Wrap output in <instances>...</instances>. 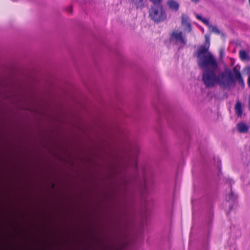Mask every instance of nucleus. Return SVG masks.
Here are the masks:
<instances>
[{
  "mask_svg": "<svg viewBox=\"0 0 250 250\" xmlns=\"http://www.w3.org/2000/svg\"><path fill=\"white\" fill-rule=\"evenodd\" d=\"M205 42L201 45L197 53V63L204 72L202 74V81L207 88H212L218 84V74L215 71L218 64L215 57L208 51L210 46V37L206 35Z\"/></svg>",
  "mask_w": 250,
  "mask_h": 250,
  "instance_id": "obj_1",
  "label": "nucleus"
},
{
  "mask_svg": "<svg viewBox=\"0 0 250 250\" xmlns=\"http://www.w3.org/2000/svg\"><path fill=\"white\" fill-rule=\"evenodd\" d=\"M237 81L240 84L244 85V80L240 72V68L235 66L233 68V73L229 69L218 74V84L224 88H229Z\"/></svg>",
  "mask_w": 250,
  "mask_h": 250,
  "instance_id": "obj_2",
  "label": "nucleus"
},
{
  "mask_svg": "<svg viewBox=\"0 0 250 250\" xmlns=\"http://www.w3.org/2000/svg\"><path fill=\"white\" fill-rule=\"evenodd\" d=\"M149 16L155 22L164 21L167 17L165 11L162 5H152L149 11Z\"/></svg>",
  "mask_w": 250,
  "mask_h": 250,
  "instance_id": "obj_3",
  "label": "nucleus"
},
{
  "mask_svg": "<svg viewBox=\"0 0 250 250\" xmlns=\"http://www.w3.org/2000/svg\"><path fill=\"white\" fill-rule=\"evenodd\" d=\"M169 41L175 44L185 45L187 43L186 36L183 35L182 31L179 30H174L172 32Z\"/></svg>",
  "mask_w": 250,
  "mask_h": 250,
  "instance_id": "obj_4",
  "label": "nucleus"
},
{
  "mask_svg": "<svg viewBox=\"0 0 250 250\" xmlns=\"http://www.w3.org/2000/svg\"><path fill=\"white\" fill-rule=\"evenodd\" d=\"M181 24L185 32H190L191 31V26L188 21V17L185 14H182Z\"/></svg>",
  "mask_w": 250,
  "mask_h": 250,
  "instance_id": "obj_5",
  "label": "nucleus"
},
{
  "mask_svg": "<svg viewBox=\"0 0 250 250\" xmlns=\"http://www.w3.org/2000/svg\"><path fill=\"white\" fill-rule=\"evenodd\" d=\"M236 129L241 133H246L250 129V126L244 122H240L237 124Z\"/></svg>",
  "mask_w": 250,
  "mask_h": 250,
  "instance_id": "obj_6",
  "label": "nucleus"
},
{
  "mask_svg": "<svg viewBox=\"0 0 250 250\" xmlns=\"http://www.w3.org/2000/svg\"><path fill=\"white\" fill-rule=\"evenodd\" d=\"M167 4L169 8L174 11H177L179 7V3L175 0H169L167 1Z\"/></svg>",
  "mask_w": 250,
  "mask_h": 250,
  "instance_id": "obj_7",
  "label": "nucleus"
},
{
  "mask_svg": "<svg viewBox=\"0 0 250 250\" xmlns=\"http://www.w3.org/2000/svg\"><path fill=\"white\" fill-rule=\"evenodd\" d=\"M129 1L134 4L137 8H142L144 7L146 0H129Z\"/></svg>",
  "mask_w": 250,
  "mask_h": 250,
  "instance_id": "obj_8",
  "label": "nucleus"
},
{
  "mask_svg": "<svg viewBox=\"0 0 250 250\" xmlns=\"http://www.w3.org/2000/svg\"><path fill=\"white\" fill-rule=\"evenodd\" d=\"M235 111L238 117H241L242 115V105L239 101L237 102L235 104Z\"/></svg>",
  "mask_w": 250,
  "mask_h": 250,
  "instance_id": "obj_9",
  "label": "nucleus"
},
{
  "mask_svg": "<svg viewBox=\"0 0 250 250\" xmlns=\"http://www.w3.org/2000/svg\"><path fill=\"white\" fill-rule=\"evenodd\" d=\"M208 28L210 32H214L217 34H220L219 30L217 28L216 26L210 25H209Z\"/></svg>",
  "mask_w": 250,
  "mask_h": 250,
  "instance_id": "obj_10",
  "label": "nucleus"
},
{
  "mask_svg": "<svg viewBox=\"0 0 250 250\" xmlns=\"http://www.w3.org/2000/svg\"><path fill=\"white\" fill-rule=\"evenodd\" d=\"M239 55L242 60H246L248 57L247 53L244 50H241L239 52Z\"/></svg>",
  "mask_w": 250,
  "mask_h": 250,
  "instance_id": "obj_11",
  "label": "nucleus"
},
{
  "mask_svg": "<svg viewBox=\"0 0 250 250\" xmlns=\"http://www.w3.org/2000/svg\"><path fill=\"white\" fill-rule=\"evenodd\" d=\"M236 197L233 193L231 191L230 194L226 197V200L228 201H234Z\"/></svg>",
  "mask_w": 250,
  "mask_h": 250,
  "instance_id": "obj_12",
  "label": "nucleus"
},
{
  "mask_svg": "<svg viewBox=\"0 0 250 250\" xmlns=\"http://www.w3.org/2000/svg\"><path fill=\"white\" fill-rule=\"evenodd\" d=\"M162 0H150V1L153 3V5H162L161 4Z\"/></svg>",
  "mask_w": 250,
  "mask_h": 250,
  "instance_id": "obj_13",
  "label": "nucleus"
},
{
  "mask_svg": "<svg viewBox=\"0 0 250 250\" xmlns=\"http://www.w3.org/2000/svg\"><path fill=\"white\" fill-rule=\"evenodd\" d=\"M245 72L250 76V65L246 67L244 69Z\"/></svg>",
  "mask_w": 250,
  "mask_h": 250,
  "instance_id": "obj_14",
  "label": "nucleus"
},
{
  "mask_svg": "<svg viewBox=\"0 0 250 250\" xmlns=\"http://www.w3.org/2000/svg\"><path fill=\"white\" fill-rule=\"evenodd\" d=\"M204 23H205V24H206L208 27L209 26V25H210V24H209V21L207 19H204L203 18V19L201 21Z\"/></svg>",
  "mask_w": 250,
  "mask_h": 250,
  "instance_id": "obj_15",
  "label": "nucleus"
},
{
  "mask_svg": "<svg viewBox=\"0 0 250 250\" xmlns=\"http://www.w3.org/2000/svg\"><path fill=\"white\" fill-rule=\"evenodd\" d=\"M196 18H197L198 20H200V21H202V20L203 19V18H202V17H201V16H200V15H196Z\"/></svg>",
  "mask_w": 250,
  "mask_h": 250,
  "instance_id": "obj_16",
  "label": "nucleus"
},
{
  "mask_svg": "<svg viewBox=\"0 0 250 250\" xmlns=\"http://www.w3.org/2000/svg\"><path fill=\"white\" fill-rule=\"evenodd\" d=\"M248 83V85L250 86V76H249Z\"/></svg>",
  "mask_w": 250,
  "mask_h": 250,
  "instance_id": "obj_17",
  "label": "nucleus"
},
{
  "mask_svg": "<svg viewBox=\"0 0 250 250\" xmlns=\"http://www.w3.org/2000/svg\"><path fill=\"white\" fill-rule=\"evenodd\" d=\"M193 2H197L199 1V0H191Z\"/></svg>",
  "mask_w": 250,
  "mask_h": 250,
  "instance_id": "obj_18",
  "label": "nucleus"
},
{
  "mask_svg": "<svg viewBox=\"0 0 250 250\" xmlns=\"http://www.w3.org/2000/svg\"><path fill=\"white\" fill-rule=\"evenodd\" d=\"M249 108L250 110V96H249Z\"/></svg>",
  "mask_w": 250,
  "mask_h": 250,
  "instance_id": "obj_19",
  "label": "nucleus"
},
{
  "mask_svg": "<svg viewBox=\"0 0 250 250\" xmlns=\"http://www.w3.org/2000/svg\"><path fill=\"white\" fill-rule=\"evenodd\" d=\"M220 55L222 56L223 54V51L221 50L220 52Z\"/></svg>",
  "mask_w": 250,
  "mask_h": 250,
  "instance_id": "obj_20",
  "label": "nucleus"
}]
</instances>
